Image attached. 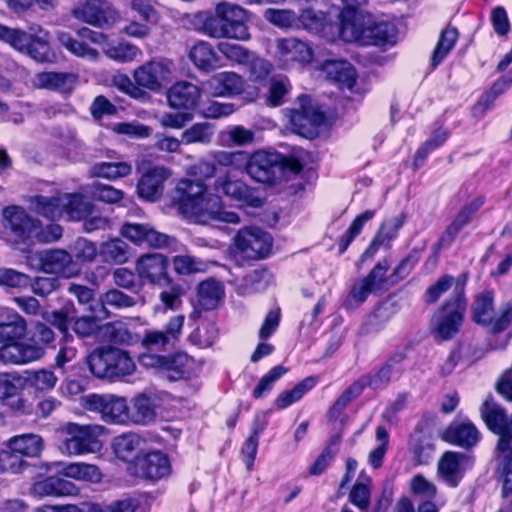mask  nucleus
Wrapping results in <instances>:
<instances>
[{
  "instance_id": "obj_24",
  "label": "nucleus",
  "mask_w": 512,
  "mask_h": 512,
  "mask_svg": "<svg viewBox=\"0 0 512 512\" xmlns=\"http://www.w3.org/2000/svg\"><path fill=\"white\" fill-rule=\"evenodd\" d=\"M170 74L168 66L159 61H150L139 66L133 73L134 81L138 86L157 91L161 88L162 82Z\"/></svg>"
},
{
  "instance_id": "obj_61",
  "label": "nucleus",
  "mask_w": 512,
  "mask_h": 512,
  "mask_svg": "<svg viewBox=\"0 0 512 512\" xmlns=\"http://www.w3.org/2000/svg\"><path fill=\"white\" fill-rule=\"evenodd\" d=\"M218 51L228 60L245 65L252 57V51L239 44L220 42L217 45Z\"/></svg>"
},
{
  "instance_id": "obj_62",
  "label": "nucleus",
  "mask_w": 512,
  "mask_h": 512,
  "mask_svg": "<svg viewBox=\"0 0 512 512\" xmlns=\"http://www.w3.org/2000/svg\"><path fill=\"white\" fill-rule=\"evenodd\" d=\"M108 334L115 343L132 345L139 339L137 334L131 332L127 324L117 321L107 326Z\"/></svg>"
},
{
  "instance_id": "obj_6",
  "label": "nucleus",
  "mask_w": 512,
  "mask_h": 512,
  "mask_svg": "<svg viewBox=\"0 0 512 512\" xmlns=\"http://www.w3.org/2000/svg\"><path fill=\"white\" fill-rule=\"evenodd\" d=\"M184 216L197 224L211 222L236 224L240 221L237 213L224 209L222 198L216 193H206Z\"/></svg>"
},
{
  "instance_id": "obj_23",
  "label": "nucleus",
  "mask_w": 512,
  "mask_h": 512,
  "mask_svg": "<svg viewBox=\"0 0 512 512\" xmlns=\"http://www.w3.org/2000/svg\"><path fill=\"white\" fill-rule=\"evenodd\" d=\"M135 470L142 478L158 480L170 473V463L164 453L154 451L137 457Z\"/></svg>"
},
{
  "instance_id": "obj_10",
  "label": "nucleus",
  "mask_w": 512,
  "mask_h": 512,
  "mask_svg": "<svg viewBox=\"0 0 512 512\" xmlns=\"http://www.w3.org/2000/svg\"><path fill=\"white\" fill-rule=\"evenodd\" d=\"M213 190L216 194L221 193L245 206L259 208L263 205V199L257 188L248 186L242 180L233 179L229 173L216 178L213 183Z\"/></svg>"
},
{
  "instance_id": "obj_37",
  "label": "nucleus",
  "mask_w": 512,
  "mask_h": 512,
  "mask_svg": "<svg viewBox=\"0 0 512 512\" xmlns=\"http://www.w3.org/2000/svg\"><path fill=\"white\" fill-rule=\"evenodd\" d=\"M8 448L22 457H38L43 450V439L37 434H22L9 439Z\"/></svg>"
},
{
  "instance_id": "obj_26",
  "label": "nucleus",
  "mask_w": 512,
  "mask_h": 512,
  "mask_svg": "<svg viewBox=\"0 0 512 512\" xmlns=\"http://www.w3.org/2000/svg\"><path fill=\"white\" fill-rule=\"evenodd\" d=\"M200 88L190 82L175 83L168 91V102L175 109H194L200 100Z\"/></svg>"
},
{
  "instance_id": "obj_11",
  "label": "nucleus",
  "mask_w": 512,
  "mask_h": 512,
  "mask_svg": "<svg viewBox=\"0 0 512 512\" xmlns=\"http://www.w3.org/2000/svg\"><path fill=\"white\" fill-rule=\"evenodd\" d=\"M234 243L243 257L257 260L269 254L272 238L258 227H246L238 231Z\"/></svg>"
},
{
  "instance_id": "obj_44",
  "label": "nucleus",
  "mask_w": 512,
  "mask_h": 512,
  "mask_svg": "<svg viewBox=\"0 0 512 512\" xmlns=\"http://www.w3.org/2000/svg\"><path fill=\"white\" fill-rule=\"evenodd\" d=\"M26 333V320L20 315H14L8 321L0 323V344L22 340Z\"/></svg>"
},
{
  "instance_id": "obj_36",
  "label": "nucleus",
  "mask_w": 512,
  "mask_h": 512,
  "mask_svg": "<svg viewBox=\"0 0 512 512\" xmlns=\"http://www.w3.org/2000/svg\"><path fill=\"white\" fill-rule=\"evenodd\" d=\"M224 296V286L215 279H207L197 287V303L203 310L215 309Z\"/></svg>"
},
{
  "instance_id": "obj_52",
  "label": "nucleus",
  "mask_w": 512,
  "mask_h": 512,
  "mask_svg": "<svg viewBox=\"0 0 512 512\" xmlns=\"http://www.w3.org/2000/svg\"><path fill=\"white\" fill-rule=\"evenodd\" d=\"M105 55L115 61L127 63L135 60L137 56L141 55V50L125 41H120L115 44H110L104 49Z\"/></svg>"
},
{
  "instance_id": "obj_49",
  "label": "nucleus",
  "mask_w": 512,
  "mask_h": 512,
  "mask_svg": "<svg viewBox=\"0 0 512 512\" xmlns=\"http://www.w3.org/2000/svg\"><path fill=\"white\" fill-rule=\"evenodd\" d=\"M26 385L25 378L18 372L0 373V400L5 402L12 396L21 394Z\"/></svg>"
},
{
  "instance_id": "obj_57",
  "label": "nucleus",
  "mask_w": 512,
  "mask_h": 512,
  "mask_svg": "<svg viewBox=\"0 0 512 512\" xmlns=\"http://www.w3.org/2000/svg\"><path fill=\"white\" fill-rule=\"evenodd\" d=\"M264 18L280 28H292L298 26V15L287 9L269 8L265 10Z\"/></svg>"
},
{
  "instance_id": "obj_9",
  "label": "nucleus",
  "mask_w": 512,
  "mask_h": 512,
  "mask_svg": "<svg viewBox=\"0 0 512 512\" xmlns=\"http://www.w3.org/2000/svg\"><path fill=\"white\" fill-rule=\"evenodd\" d=\"M105 38L103 33L93 31L87 27L78 29L76 37L71 36L67 32H59L57 34L59 43L67 51L77 57L90 61H96L99 57V52L92 48L90 44H101Z\"/></svg>"
},
{
  "instance_id": "obj_12",
  "label": "nucleus",
  "mask_w": 512,
  "mask_h": 512,
  "mask_svg": "<svg viewBox=\"0 0 512 512\" xmlns=\"http://www.w3.org/2000/svg\"><path fill=\"white\" fill-rule=\"evenodd\" d=\"M248 175L257 182L273 183L281 173V154L277 152L257 151L244 164Z\"/></svg>"
},
{
  "instance_id": "obj_55",
  "label": "nucleus",
  "mask_w": 512,
  "mask_h": 512,
  "mask_svg": "<svg viewBox=\"0 0 512 512\" xmlns=\"http://www.w3.org/2000/svg\"><path fill=\"white\" fill-rule=\"evenodd\" d=\"M217 337L216 325L212 322H205L189 335V340L200 348H207L213 345Z\"/></svg>"
},
{
  "instance_id": "obj_60",
  "label": "nucleus",
  "mask_w": 512,
  "mask_h": 512,
  "mask_svg": "<svg viewBox=\"0 0 512 512\" xmlns=\"http://www.w3.org/2000/svg\"><path fill=\"white\" fill-rule=\"evenodd\" d=\"M213 131L207 123H197L185 130L182 134V140L186 144L211 142Z\"/></svg>"
},
{
  "instance_id": "obj_5",
  "label": "nucleus",
  "mask_w": 512,
  "mask_h": 512,
  "mask_svg": "<svg viewBox=\"0 0 512 512\" xmlns=\"http://www.w3.org/2000/svg\"><path fill=\"white\" fill-rule=\"evenodd\" d=\"M2 226L12 243L31 245L38 233L39 219L31 216L20 205H8L2 209Z\"/></svg>"
},
{
  "instance_id": "obj_25",
  "label": "nucleus",
  "mask_w": 512,
  "mask_h": 512,
  "mask_svg": "<svg viewBox=\"0 0 512 512\" xmlns=\"http://www.w3.org/2000/svg\"><path fill=\"white\" fill-rule=\"evenodd\" d=\"M175 193L178 210L185 215L207 193V187L201 180L181 179L176 185Z\"/></svg>"
},
{
  "instance_id": "obj_48",
  "label": "nucleus",
  "mask_w": 512,
  "mask_h": 512,
  "mask_svg": "<svg viewBox=\"0 0 512 512\" xmlns=\"http://www.w3.org/2000/svg\"><path fill=\"white\" fill-rule=\"evenodd\" d=\"M63 474L68 478L93 483L99 482L102 478L99 468L88 463H70L64 467Z\"/></svg>"
},
{
  "instance_id": "obj_18",
  "label": "nucleus",
  "mask_w": 512,
  "mask_h": 512,
  "mask_svg": "<svg viewBox=\"0 0 512 512\" xmlns=\"http://www.w3.org/2000/svg\"><path fill=\"white\" fill-rule=\"evenodd\" d=\"M299 23L305 30L320 35L328 41H333L336 31L335 15L309 7L303 9L298 15Z\"/></svg>"
},
{
  "instance_id": "obj_47",
  "label": "nucleus",
  "mask_w": 512,
  "mask_h": 512,
  "mask_svg": "<svg viewBox=\"0 0 512 512\" xmlns=\"http://www.w3.org/2000/svg\"><path fill=\"white\" fill-rule=\"evenodd\" d=\"M111 359L109 379L130 375L134 372L135 363L126 351L111 347Z\"/></svg>"
},
{
  "instance_id": "obj_15",
  "label": "nucleus",
  "mask_w": 512,
  "mask_h": 512,
  "mask_svg": "<svg viewBox=\"0 0 512 512\" xmlns=\"http://www.w3.org/2000/svg\"><path fill=\"white\" fill-rule=\"evenodd\" d=\"M45 349L37 343L17 340L0 345V362L5 365H25L41 359Z\"/></svg>"
},
{
  "instance_id": "obj_29",
  "label": "nucleus",
  "mask_w": 512,
  "mask_h": 512,
  "mask_svg": "<svg viewBox=\"0 0 512 512\" xmlns=\"http://www.w3.org/2000/svg\"><path fill=\"white\" fill-rule=\"evenodd\" d=\"M77 81L78 77L74 73L41 72L35 76L34 83L39 88L69 93L74 89Z\"/></svg>"
},
{
  "instance_id": "obj_22",
  "label": "nucleus",
  "mask_w": 512,
  "mask_h": 512,
  "mask_svg": "<svg viewBox=\"0 0 512 512\" xmlns=\"http://www.w3.org/2000/svg\"><path fill=\"white\" fill-rule=\"evenodd\" d=\"M275 56L283 66L294 62L307 63L312 58L311 48L296 38H283L276 41Z\"/></svg>"
},
{
  "instance_id": "obj_53",
  "label": "nucleus",
  "mask_w": 512,
  "mask_h": 512,
  "mask_svg": "<svg viewBox=\"0 0 512 512\" xmlns=\"http://www.w3.org/2000/svg\"><path fill=\"white\" fill-rule=\"evenodd\" d=\"M473 320L482 326L491 322L493 317V297L491 293L480 294L473 304Z\"/></svg>"
},
{
  "instance_id": "obj_63",
  "label": "nucleus",
  "mask_w": 512,
  "mask_h": 512,
  "mask_svg": "<svg viewBox=\"0 0 512 512\" xmlns=\"http://www.w3.org/2000/svg\"><path fill=\"white\" fill-rule=\"evenodd\" d=\"M287 371L288 369L282 365L273 367L260 379L258 385L253 390V396L257 399L261 398L264 393L269 392L272 389L274 383L285 375Z\"/></svg>"
},
{
  "instance_id": "obj_27",
  "label": "nucleus",
  "mask_w": 512,
  "mask_h": 512,
  "mask_svg": "<svg viewBox=\"0 0 512 512\" xmlns=\"http://www.w3.org/2000/svg\"><path fill=\"white\" fill-rule=\"evenodd\" d=\"M362 36L363 46L393 45L396 42V27L388 22H374L368 17L367 26Z\"/></svg>"
},
{
  "instance_id": "obj_45",
  "label": "nucleus",
  "mask_w": 512,
  "mask_h": 512,
  "mask_svg": "<svg viewBox=\"0 0 512 512\" xmlns=\"http://www.w3.org/2000/svg\"><path fill=\"white\" fill-rule=\"evenodd\" d=\"M24 378L26 384L37 392H49L54 389L58 382L55 373L45 368L26 371V377Z\"/></svg>"
},
{
  "instance_id": "obj_56",
  "label": "nucleus",
  "mask_w": 512,
  "mask_h": 512,
  "mask_svg": "<svg viewBox=\"0 0 512 512\" xmlns=\"http://www.w3.org/2000/svg\"><path fill=\"white\" fill-rule=\"evenodd\" d=\"M28 463L13 449H5L0 452V470L2 472L19 474L23 472Z\"/></svg>"
},
{
  "instance_id": "obj_46",
  "label": "nucleus",
  "mask_w": 512,
  "mask_h": 512,
  "mask_svg": "<svg viewBox=\"0 0 512 512\" xmlns=\"http://www.w3.org/2000/svg\"><path fill=\"white\" fill-rule=\"evenodd\" d=\"M63 203L64 214H67L71 220H81L92 210L91 202L79 194H65Z\"/></svg>"
},
{
  "instance_id": "obj_20",
  "label": "nucleus",
  "mask_w": 512,
  "mask_h": 512,
  "mask_svg": "<svg viewBox=\"0 0 512 512\" xmlns=\"http://www.w3.org/2000/svg\"><path fill=\"white\" fill-rule=\"evenodd\" d=\"M170 175V170L163 166H156L149 169L138 181V196L147 201L158 200L163 194L164 182Z\"/></svg>"
},
{
  "instance_id": "obj_17",
  "label": "nucleus",
  "mask_w": 512,
  "mask_h": 512,
  "mask_svg": "<svg viewBox=\"0 0 512 512\" xmlns=\"http://www.w3.org/2000/svg\"><path fill=\"white\" fill-rule=\"evenodd\" d=\"M168 262L160 253L141 255L135 263V271L143 283L159 285L168 279Z\"/></svg>"
},
{
  "instance_id": "obj_50",
  "label": "nucleus",
  "mask_w": 512,
  "mask_h": 512,
  "mask_svg": "<svg viewBox=\"0 0 512 512\" xmlns=\"http://www.w3.org/2000/svg\"><path fill=\"white\" fill-rule=\"evenodd\" d=\"M457 39L458 30L456 28L447 27L442 30L431 59L433 67H436L444 60V58L453 49Z\"/></svg>"
},
{
  "instance_id": "obj_14",
  "label": "nucleus",
  "mask_w": 512,
  "mask_h": 512,
  "mask_svg": "<svg viewBox=\"0 0 512 512\" xmlns=\"http://www.w3.org/2000/svg\"><path fill=\"white\" fill-rule=\"evenodd\" d=\"M298 100L299 108L291 111L290 122L298 134L309 137L324 123L325 115L312 103L309 96H300Z\"/></svg>"
},
{
  "instance_id": "obj_19",
  "label": "nucleus",
  "mask_w": 512,
  "mask_h": 512,
  "mask_svg": "<svg viewBox=\"0 0 512 512\" xmlns=\"http://www.w3.org/2000/svg\"><path fill=\"white\" fill-rule=\"evenodd\" d=\"M404 352L392 354L374 375H363L359 379L364 387L373 390L386 387L393 377L399 378L402 375L401 364L405 360Z\"/></svg>"
},
{
  "instance_id": "obj_35",
  "label": "nucleus",
  "mask_w": 512,
  "mask_h": 512,
  "mask_svg": "<svg viewBox=\"0 0 512 512\" xmlns=\"http://www.w3.org/2000/svg\"><path fill=\"white\" fill-rule=\"evenodd\" d=\"M405 221L406 215L404 213H400L397 216L393 217L392 219L383 222L379 229V232L377 233L369 247L364 252L363 257L373 256L381 245L394 239L399 229L404 225Z\"/></svg>"
},
{
  "instance_id": "obj_3",
  "label": "nucleus",
  "mask_w": 512,
  "mask_h": 512,
  "mask_svg": "<svg viewBox=\"0 0 512 512\" xmlns=\"http://www.w3.org/2000/svg\"><path fill=\"white\" fill-rule=\"evenodd\" d=\"M462 285L457 283L450 297L434 315V333L440 340H450L460 331L466 310Z\"/></svg>"
},
{
  "instance_id": "obj_21",
  "label": "nucleus",
  "mask_w": 512,
  "mask_h": 512,
  "mask_svg": "<svg viewBox=\"0 0 512 512\" xmlns=\"http://www.w3.org/2000/svg\"><path fill=\"white\" fill-rule=\"evenodd\" d=\"M79 492L74 483L58 476H49L38 480L29 489L30 495L42 499L44 497L74 496Z\"/></svg>"
},
{
  "instance_id": "obj_58",
  "label": "nucleus",
  "mask_w": 512,
  "mask_h": 512,
  "mask_svg": "<svg viewBox=\"0 0 512 512\" xmlns=\"http://www.w3.org/2000/svg\"><path fill=\"white\" fill-rule=\"evenodd\" d=\"M173 267L177 274L190 275L194 273L204 272L206 264L190 255H177L173 258Z\"/></svg>"
},
{
  "instance_id": "obj_41",
  "label": "nucleus",
  "mask_w": 512,
  "mask_h": 512,
  "mask_svg": "<svg viewBox=\"0 0 512 512\" xmlns=\"http://www.w3.org/2000/svg\"><path fill=\"white\" fill-rule=\"evenodd\" d=\"M111 360V346L96 348L86 357L90 372L98 378H109Z\"/></svg>"
},
{
  "instance_id": "obj_31",
  "label": "nucleus",
  "mask_w": 512,
  "mask_h": 512,
  "mask_svg": "<svg viewBox=\"0 0 512 512\" xmlns=\"http://www.w3.org/2000/svg\"><path fill=\"white\" fill-rule=\"evenodd\" d=\"M322 69L327 78L338 83L340 87L351 89L356 82L355 69L348 61L327 60Z\"/></svg>"
},
{
  "instance_id": "obj_54",
  "label": "nucleus",
  "mask_w": 512,
  "mask_h": 512,
  "mask_svg": "<svg viewBox=\"0 0 512 512\" xmlns=\"http://www.w3.org/2000/svg\"><path fill=\"white\" fill-rule=\"evenodd\" d=\"M457 283L464 287V282L456 280L451 275L441 276L433 285L429 286L425 292V302L428 304L436 303L439 298L446 293L450 288L456 287ZM455 288H453L454 290Z\"/></svg>"
},
{
  "instance_id": "obj_32",
  "label": "nucleus",
  "mask_w": 512,
  "mask_h": 512,
  "mask_svg": "<svg viewBox=\"0 0 512 512\" xmlns=\"http://www.w3.org/2000/svg\"><path fill=\"white\" fill-rule=\"evenodd\" d=\"M64 195L43 196L35 195L29 198V207L35 213L50 219L56 220L64 214Z\"/></svg>"
},
{
  "instance_id": "obj_59",
  "label": "nucleus",
  "mask_w": 512,
  "mask_h": 512,
  "mask_svg": "<svg viewBox=\"0 0 512 512\" xmlns=\"http://www.w3.org/2000/svg\"><path fill=\"white\" fill-rule=\"evenodd\" d=\"M375 212L373 210H366L365 212L358 215L347 231L343 234L340 239V252H344L355 237L361 232L363 225L374 217Z\"/></svg>"
},
{
  "instance_id": "obj_38",
  "label": "nucleus",
  "mask_w": 512,
  "mask_h": 512,
  "mask_svg": "<svg viewBox=\"0 0 512 512\" xmlns=\"http://www.w3.org/2000/svg\"><path fill=\"white\" fill-rule=\"evenodd\" d=\"M129 421L135 424H149L155 420L154 400L145 394L136 396L132 401V410L129 411Z\"/></svg>"
},
{
  "instance_id": "obj_39",
  "label": "nucleus",
  "mask_w": 512,
  "mask_h": 512,
  "mask_svg": "<svg viewBox=\"0 0 512 512\" xmlns=\"http://www.w3.org/2000/svg\"><path fill=\"white\" fill-rule=\"evenodd\" d=\"M189 59L202 71L209 72L216 68L217 56L213 47L204 41H200L191 47Z\"/></svg>"
},
{
  "instance_id": "obj_7",
  "label": "nucleus",
  "mask_w": 512,
  "mask_h": 512,
  "mask_svg": "<svg viewBox=\"0 0 512 512\" xmlns=\"http://www.w3.org/2000/svg\"><path fill=\"white\" fill-rule=\"evenodd\" d=\"M84 407L101 414L108 423L124 424L129 421V407L123 397L113 394H91L85 397Z\"/></svg>"
},
{
  "instance_id": "obj_8",
  "label": "nucleus",
  "mask_w": 512,
  "mask_h": 512,
  "mask_svg": "<svg viewBox=\"0 0 512 512\" xmlns=\"http://www.w3.org/2000/svg\"><path fill=\"white\" fill-rule=\"evenodd\" d=\"M72 16L91 26L108 29L119 19L115 8L106 0H86L71 11Z\"/></svg>"
},
{
  "instance_id": "obj_16",
  "label": "nucleus",
  "mask_w": 512,
  "mask_h": 512,
  "mask_svg": "<svg viewBox=\"0 0 512 512\" xmlns=\"http://www.w3.org/2000/svg\"><path fill=\"white\" fill-rule=\"evenodd\" d=\"M369 16H364L355 10H348L342 12L340 15H335V28L336 31L333 36V41L341 38L346 42H356L362 45V36H364Z\"/></svg>"
},
{
  "instance_id": "obj_13",
  "label": "nucleus",
  "mask_w": 512,
  "mask_h": 512,
  "mask_svg": "<svg viewBox=\"0 0 512 512\" xmlns=\"http://www.w3.org/2000/svg\"><path fill=\"white\" fill-rule=\"evenodd\" d=\"M142 362L146 366L160 369L171 381L189 379L194 364L193 359L184 353L171 356L147 355L142 358Z\"/></svg>"
},
{
  "instance_id": "obj_30",
  "label": "nucleus",
  "mask_w": 512,
  "mask_h": 512,
  "mask_svg": "<svg viewBox=\"0 0 512 512\" xmlns=\"http://www.w3.org/2000/svg\"><path fill=\"white\" fill-rule=\"evenodd\" d=\"M463 454L447 451L438 461L439 476L451 487H456L464 475Z\"/></svg>"
},
{
  "instance_id": "obj_43",
  "label": "nucleus",
  "mask_w": 512,
  "mask_h": 512,
  "mask_svg": "<svg viewBox=\"0 0 512 512\" xmlns=\"http://www.w3.org/2000/svg\"><path fill=\"white\" fill-rule=\"evenodd\" d=\"M316 384V379L307 377L296 384L292 389L280 393L274 401L277 409L282 410L299 401L305 393L311 390Z\"/></svg>"
},
{
  "instance_id": "obj_64",
  "label": "nucleus",
  "mask_w": 512,
  "mask_h": 512,
  "mask_svg": "<svg viewBox=\"0 0 512 512\" xmlns=\"http://www.w3.org/2000/svg\"><path fill=\"white\" fill-rule=\"evenodd\" d=\"M213 159L216 164L223 167H234L240 169L248 160V153L245 151H217L213 153Z\"/></svg>"
},
{
  "instance_id": "obj_51",
  "label": "nucleus",
  "mask_w": 512,
  "mask_h": 512,
  "mask_svg": "<svg viewBox=\"0 0 512 512\" xmlns=\"http://www.w3.org/2000/svg\"><path fill=\"white\" fill-rule=\"evenodd\" d=\"M142 438L136 433H125L117 436L113 442V448L118 458L129 460L140 448Z\"/></svg>"
},
{
  "instance_id": "obj_4",
  "label": "nucleus",
  "mask_w": 512,
  "mask_h": 512,
  "mask_svg": "<svg viewBox=\"0 0 512 512\" xmlns=\"http://www.w3.org/2000/svg\"><path fill=\"white\" fill-rule=\"evenodd\" d=\"M103 429L100 425L67 423L63 428L65 438L59 446L61 453L72 457L100 451L102 443L98 437Z\"/></svg>"
},
{
  "instance_id": "obj_40",
  "label": "nucleus",
  "mask_w": 512,
  "mask_h": 512,
  "mask_svg": "<svg viewBox=\"0 0 512 512\" xmlns=\"http://www.w3.org/2000/svg\"><path fill=\"white\" fill-rule=\"evenodd\" d=\"M131 172L132 165L126 161L98 162L90 169V174L93 177L105 178L111 181L126 177L130 175Z\"/></svg>"
},
{
  "instance_id": "obj_28",
  "label": "nucleus",
  "mask_w": 512,
  "mask_h": 512,
  "mask_svg": "<svg viewBox=\"0 0 512 512\" xmlns=\"http://www.w3.org/2000/svg\"><path fill=\"white\" fill-rule=\"evenodd\" d=\"M41 267L45 273L61 274L71 277L74 271L72 256L65 250L54 249L46 251L41 257Z\"/></svg>"
},
{
  "instance_id": "obj_2",
  "label": "nucleus",
  "mask_w": 512,
  "mask_h": 512,
  "mask_svg": "<svg viewBox=\"0 0 512 512\" xmlns=\"http://www.w3.org/2000/svg\"><path fill=\"white\" fill-rule=\"evenodd\" d=\"M248 12L239 5L222 2L215 7V14L199 13L195 21L198 30L211 38L247 41L251 38L247 22Z\"/></svg>"
},
{
  "instance_id": "obj_34",
  "label": "nucleus",
  "mask_w": 512,
  "mask_h": 512,
  "mask_svg": "<svg viewBox=\"0 0 512 512\" xmlns=\"http://www.w3.org/2000/svg\"><path fill=\"white\" fill-rule=\"evenodd\" d=\"M208 86L216 96L239 94L243 90V79L234 72H221L209 79Z\"/></svg>"
},
{
  "instance_id": "obj_42",
  "label": "nucleus",
  "mask_w": 512,
  "mask_h": 512,
  "mask_svg": "<svg viewBox=\"0 0 512 512\" xmlns=\"http://www.w3.org/2000/svg\"><path fill=\"white\" fill-rule=\"evenodd\" d=\"M99 254L105 262L124 264L129 259V245L119 238L101 244Z\"/></svg>"
},
{
  "instance_id": "obj_33",
  "label": "nucleus",
  "mask_w": 512,
  "mask_h": 512,
  "mask_svg": "<svg viewBox=\"0 0 512 512\" xmlns=\"http://www.w3.org/2000/svg\"><path fill=\"white\" fill-rule=\"evenodd\" d=\"M443 440L461 447L474 446L479 440V432L471 423H453L443 434Z\"/></svg>"
},
{
  "instance_id": "obj_1",
  "label": "nucleus",
  "mask_w": 512,
  "mask_h": 512,
  "mask_svg": "<svg viewBox=\"0 0 512 512\" xmlns=\"http://www.w3.org/2000/svg\"><path fill=\"white\" fill-rule=\"evenodd\" d=\"M481 416L487 427L499 435L497 443V474L502 483V496L512 494V416L491 400H486L481 408Z\"/></svg>"
}]
</instances>
